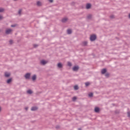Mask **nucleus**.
<instances>
[{
    "mask_svg": "<svg viewBox=\"0 0 130 130\" xmlns=\"http://www.w3.org/2000/svg\"><path fill=\"white\" fill-rule=\"evenodd\" d=\"M74 89L75 90H78L79 89V86H78V85H75L74 86Z\"/></svg>",
    "mask_w": 130,
    "mask_h": 130,
    "instance_id": "22",
    "label": "nucleus"
},
{
    "mask_svg": "<svg viewBox=\"0 0 130 130\" xmlns=\"http://www.w3.org/2000/svg\"><path fill=\"white\" fill-rule=\"evenodd\" d=\"M105 77H109V73H106L105 74Z\"/></svg>",
    "mask_w": 130,
    "mask_h": 130,
    "instance_id": "33",
    "label": "nucleus"
},
{
    "mask_svg": "<svg viewBox=\"0 0 130 130\" xmlns=\"http://www.w3.org/2000/svg\"><path fill=\"white\" fill-rule=\"evenodd\" d=\"M75 100H77V97L74 96L73 98V101H75Z\"/></svg>",
    "mask_w": 130,
    "mask_h": 130,
    "instance_id": "28",
    "label": "nucleus"
},
{
    "mask_svg": "<svg viewBox=\"0 0 130 130\" xmlns=\"http://www.w3.org/2000/svg\"><path fill=\"white\" fill-rule=\"evenodd\" d=\"M27 94H31L33 93V91L32 90H31V89H29L27 91Z\"/></svg>",
    "mask_w": 130,
    "mask_h": 130,
    "instance_id": "16",
    "label": "nucleus"
},
{
    "mask_svg": "<svg viewBox=\"0 0 130 130\" xmlns=\"http://www.w3.org/2000/svg\"><path fill=\"white\" fill-rule=\"evenodd\" d=\"M88 96L89 97L91 98L93 96V93L92 92H90L88 94Z\"/></svg>",
    "mask_w": 130,
    "mask_h": 130,
    "instance_id": "23",
    "label": "nucleus"
},
{
    "mask_svg": "<svg viewBox=\"0 0 130 130\" xmlns=\"http://www.w3.org/2000/svg\"><path fill=\"white\" fill-rule=\"evenodd\" d=\"M106 72H107V70L105 68L102 70L101 73H102V75H104V74H105L106 73Z\"/></svg>",
    "mask_w": 130,
    "mask_h": 130,
    "instance_id": "10",
    "label": "nucleus"
},
{
    "mask_svg": "<svg viewBox=\"0 0 130 130\" xmlns=\"http://www.w3.org/2000/svg\"><path fill=\"white\" fill-rule=\"evenodd\" d=\"M4 19V16L0 15V21H2Z\"/></svg>",
    "mask_w": 130,
    "mask_h": 130,
    "instance_id": "26",
    "label": "nucleus"
},
{
    "mask_svg": "<svg viewBox=\"0 0 130 130\" xmlns=\"http://www.w3.org/2000/svg\"><path fill=\"white\" fill-rule=\"evenodd\" d=\"M13 1H14V2H16V1H17V0H13Z\"/></svg>",
    "mask_w": 130,
    "mask_h": 130,
    "instance_id": "41",
    "label": "nucleus"
},
{
    "mask_svg": "<svg viewBox=\"0 0 130 130\" xmlns=\"http://www.w3.org/2000/svg\"><path fill=\"white\" fill-rule=\"evenodd\" d=\"M47 63V61H46L45 60H42L40 61V64L42 66H45Z\"/></svg>",
    "mask_w": 130,
    "mask_h": 130,
    "instance_id": "5",
    "label": "nucleus"
},
{
    "mask_svg": "<svg viewBox=\"0 0 130 130\" xmlns=\"http://www.w3.org/2000/svg\"><path fill=\"white\" fill-rule=\"evenodd\" d=\"M110 19H114V15H112L110 16Z\"/></svg>",
    "mask_w": 130,
    "mask_h": 130,
    "instance_id": "27",
    "label": "nucleus"
},
{
    "mask_svg": "<svg viewBox=\"0 0 130 130\" xmlns=\"http://www.w3.org/2000/svg\"><path fill=\"white\" fill-rule=\"evenodd\" d=\"M25 110H28V107L25 108Z\"/></svg>",
    "mask_w": 130,
    "mask_h": 130,
    "instance_id": "38",
    "label": "nucleus"
},
{
    "mask_svg": "<svg viewBox=\"0 0 130 130\" xmlns=\"http://www.w3.org/2000/svg\"><path fill=\"white\" fill-rule=\"evenodd\" d=\"M5 12V9L0 8V13H4Z\"/></svg>",
    "mask_w": 130,
    "mask_h": 130,
    "instance_id": "19",
    "label": "nucleus"
},
{
    "mask_svg": "<svg viewBox=\"0 0 130 130\" xmlns=\"http://www.w3.org/2000/svg\"><path fill=\"white\" fill-rule=\"evenodd\" d=\"M0 32H1V30H0Z\"/></svg>",
    "mask_w": 130,
    "mask_h": 130,
    "instance_id": "42",
    "label": "nucleus"
},
{
    "mask_svg": "<svg viewBox=\"0 0 130 130\" xmlns=\"http://www.w3.org/2000/svg\"><path fill=\"white\" fill-rule=\"evenodd\" d=\"M67 21H68V18H63L61 20L62 23H66V22H67Z\"/></svg>",
    "mask_w": 130,
    "mask_h": 130,
    "instance_id": "13",
    "label": "nucleus"
},
{
    "mask_svg": "<svg viewBox=\"0 0 130 130\" xmlns=\"http://www.w3.org/2000/svg\"><path fill=\"white\" fill-rule=\"evenodd\" d=\"M49 2L52 3H53V0H49Z\"/></svg>",
    "mask_w": 130,
    "mask_h": 130,
    "instance_id": "35",
    "label": "nucleus"
},
{
    "mask_svg": "<svg viewBox=\"0 0 130 130\" xmlns=\"http://www.w3.org/2000/svg\"><path fill=\"white\" fill-rule=\"evenodd\" d=\"M67 33H68V34H72V30L68 29L67 30Z\"/></svg>",
    "mask_w": 130,
    "mask_h": 130,
    "instance_id": "20",
    "label": "nucleus"
},
{
    "mask_svg": "<svg viewBox=\"0 0 130 130\" xmlns=\"http://www.w3.org/2000/svg\"><path fill=\"white\" fill-rule=\"evenodd\" d=\"M127 116L128 117H130V112H127Z\"/></svg>",
    "mask_w": 130,
    "mask_h": 130,
    "instance_id": "32",
    "label": "nucleus"
},
{
    "mask_svg": "<svg viewBox=\"0 0 130 130\" xmlns=\"http://www.w3.org/2000/svg\"><path fill=\"white\" fill-rule=\"evenodd\" d=\"M57 67L59 69H61L62 68V64H61V63H58L57 64Z\"/></svg>",
    "mask_w": 130,
    "mask_h": 130,
    "instance_id": "14",
    "label": "nucleus"
},
{
    "mask_svg": "<svg viewBox=\"0 0 130 130\" xmlns=\"http://www.w3.org/2000/svg\"><path fill=\"white\" fill-rule=\"evenodd\" d=\"M80 69V67L79 66H74L72 70L73 72H78Z\"/></svg>",
    "mask_w": 130,
    "mask_h": 130,
    "instance_id": "3",
    "label": "nucleus"
},
{
    "mask_svg": "<svg viewBox=\"0 0 130 130\" xmlns=\"http://www.w3.org/2000/svg\"><path fill=\"white\" fill-rule=\"evenodd\" d=\"M11 83H12V78H9V79L7 80V83L11 84Z\"/></svg>",
    "mask_w": 130,
    "mask_h": 130,
    "instance_id": "15",
    "label": "nucleus"
},
{
    "mask_svg": "<svg viewBox=\"0 0 130 130\" xmlns=\"http://www.w3.org/2000/svg\"><path fill=\"white\" fill-rule=\"evenodd\" d=\"M85 85L86 87H88V86H89L90 85V82H85Z\"/></svg>",
    "mask_w": 130,
    "mask_h": 130,
    "instance_id": "21",
    "label": "nucleus"
},
{
    "mask_svg": "<svg viewBox=\"0 0 130 130\" xmlns=\"http://www.w3.org/2000/svg\"><path fill=\"white\" fill-rule=\"evenodd\" d=\"M31 77V73H27L25 74L24 78L26 80H30V77Z\"/></svg>",
    "mask_w": 130,
    "mask_h": 130,
    "instance_id": "2",
    "label": "nucleus"
},
{
    "mask_svg": "<svg viewBox=\"0 0 130 130\" xmlns=\"http://www.w3.org/2000/svg\"><path fill=\"white\" fill-rule=\"evenodd\" d=\"M82 44L83 46H87V45L88 44V42L85 41L82 43Z\"/></svg>",
    "mask_w": 130,
    "mask_h": 130,
    "instance_id": "18",
    "label": "nucleus"
},
{
    "mask_svg": "<svg viewBox=\"0 0 130 130\" xmlns=\"http://www.w3.org/2000/svg\"><path fill=\"white\" fill-rule=\"evenodd\" d=\"M94 112H96V113H99L100 112V108H99V107H95L94 108Z\"/></svg>",
    "mask_w": 130,
    "mask_h": 130,
    "instance_id": "6",
    "label": "nucleus"
},
{
    "mask_svg": "<svg viewBox=\"0 0 130 130\" xmlns=\"http://www.w3.org/2000/svg\"><path fill=\"white\" fill-rule=\"evenodd\" d=\"M115 113H116V114L119 113V111L116 110V111H115Z\"/></svg>",
    "mask_w": 130,
    "mask_h": 130,
    "instance_id": "31",
    "label": "nucleus"
},
{
    "mask_svg": "<svg viewBox=\"0 0 130 130\" xmlns=\"http://www.w3.org/2000/svg\"><path fill=\"white\" fill-rule=\"evenodd\" d=\"M78 130H82V128H78Z\"/></svg>",
    "mask_w": 130,
    "mask_h": 130,
    "instance_id": "39",
    "label": "nucleus"
},
{
    "mask_svg": "<svg viewBox=\"0 0 130 130\" xmlns=\"http://www.w3.org/2000/svg\"><path fill=\"white\" fill-rule=\"evenodd\" d=\"M9 43H10V44H13V40H10L9 41Z\"/></svg>",
    "mask_w": 130,
    "mask_h": 130,
    "instance_id": "29",
    "label": "nucleus"
},
{
    "mask_svg": "<svg viewBox=\"0 0 130 130\" xmlns=\"http://www.w3.org/2000/svg\"><path fill=\"white\" fill-rule=\"evenodd\" d=\"M11 76V73H8V72H5V77L6 78H9Z\"/></svg>",
    "mask_w": 130,
    "mask_h": 130,
    "instance_id": "7",
    "label": "nucleus"
},
{
    "mask_svg": "<svg viewBox=\"0 0 130 130\" xmlns=\"http://www.w3.org/2000/svg\"><path fill=\"white\" fill-rule=\"evenodd\" d=\"M37 78V76H36V75H34L32 77H31L32 81H36V79Z\"/></svg>",
    "mask_w": 130,
    "mask_h": 130,
    "instance_id": "11",
    "label": "nucleus"
},
{
    "mask_svg": "<svg viewBox=\"0 0 130 130\" xmlns=\"http://www.w3.org/2000/svg\"><path fill=\"white\" fill-rule=\"evenodd\" d=\"M38 47V45H37V44H34V47L35 48H36V47Z\"/></svg>",
    "mask_w": 130,
    "mask_h": 130,
    "instance_id": "30",
    "label": "nucleus"
},
{
    "mask_svg": "<svg viewBox=\"0 0 130 130\" xmlns=\"http://www.w3.org/2000/svg\"><path fill=\"white\" fill-rule=\"evenodd\" d=\"M12 31H13L12 29H8L6 30L5 34H6V35H9V34H11V32H12Z\"/></svg>",
    "mask_w": 130,
    "mask_h": 130,
    "instance_id": "4",
    "label": "nucleus"
},
{
    "mask_svg": "<svg viewBox=\"0 0 130 130\" xmlns=\"http://www.w3.org/2000/svg\"><path fill=\"white\" fill-rule=\"evenodd\" d=\"M87 19H88V20H90V19H92V15L89 14V15L87 16Z\"/></svg>",
    "mask_w": 130,
    "mask_h": 130,
    "instance_id": "17",
    "label": "nucleus"
},
{
    "mask_svg": "<svg viewBox=\"0 0 130 130\" xmlns=\"http://www.w3.org/2000/svg\"><path fill=\"white\" fill-rule=\"evenodd\" d=\"M95 39H97V36H96V35H92L90 36V41H95Z\"/></svg>",
    "mask_w": 130,
    "mask_h": 130,
    "instance_id": "1",
    "label": "nucleus"
},
{
    "mask_svg": "<svg viewBox=\"0 0 130 130\" xmlns=\"http://www.w3.org/2000/svg\"><path fill=\"white\" fill-rule=\"evenodd\" d=\"M56 128L57 129H58V128H59V126L57 125V126H56Z\"/></svg>",
    "mask_w": 130,
    "mask_h": 130,
    "instance_id": "36",
    "label": "nucleus"
},
{
    "mask_svg": "<svg viewBox=\"0 0 130 130\" xmlns=\"http://www.w3.org/2000/svg\"><path fill=\"white\" fill-rule=\"evenodd\" d=\"M68 67H72V63L71 62H68Z\"/></svg>",
    "mask_w": 130,
    "mask_h": 130,
    "instance_id": "24",
    "label": "nucleus"
},
{
    "mask_svg": "<svg viewBox=\"0 0 130 130\" xmlns=\"http://www.w3.org/2000/svg\"><path fill=\"white\" fill-rule=\"evenodd\" d=\"M37 5L38 7H41V6H42V3H41L40 1H38L37 2Z\"/></svg>",
    "mask_w": 130,
    "mask_h": 130,
    "instance_id": "12",
    "label": "nucleus"
},
{
    "mask_svg": "<svg viewBox=\"0 0 130 130\" xmlns=\"http://www.w3.org/2000/svg\"><path fill=\"white\" fill-rule=\"evenodd\" d=\"M90 8H91V4L88 3V4L86 5V9L87 10H89V9H90Z\"/></svg>",
    "mask_w": 130,
    "mask_h": 130,
    "instance_id": "8",
    "label": "nucleus"
},
{
    "mask_svg": "<svg viewBox=\"0 0 130 130\" xmlns=\"http://www.w3.org/2000/svg\"><path fill=\"white\" fill-rule=\"evenodd\" d=\"M2 111V108L0 107V112Z\"/></svg>",
    "mask_w": 130,
    "mask_h": 130,
    "instance_id": "40",
    "label": "nucleus"
},
{
    "mask_svg": "<svg viewBox=\"0 0 130 130\" xmlns=\"http://www.w3.org/2000/svg\"><path fill=\"white\" fill-rule=\"evenodd\" d=\"M21 13H22V9H19L18 11V14L21 15Z\"/></svg>",
    "mask_w": 130,
    "mask_h": 130,
    "instance_id": "25",
    "label": "nucleus"
},
{
    "mask_svg": "<svg viewBox=\"0 0 130 130\" xmlns=\"http://www.w3.org/2000/svg\"><path fill=\"white\" fill-rule=\"evenodd\" d=\"M37 109H38V108L37 107H32L31 108V111H36V110H37Z\"/></svg>",
    "mask_w": 130,
    "mask_h": 130,
    "instance_id": "9",
    "label": "nucleus"
},
{
    "mask_svg": "<svg viewBox=\"0 0 130 130\" xmlns=\"http://www.w3.org/2000/svg\"><path fill=\"white\" fill-rule=\"evenodd\" d=\"M16 26H17L16 24H13V25H11V27H16Z\"/></svg>",
    "mask_w": 130,
    "mask_h": 130,
    "instance_id": "34",
    "label": "nucleus"
},
{
    "mask_svg": "<svg viewBox=\"0 0 130 130\" xmlns=\"http://www.w3.org/2000/svg\"><path fill=\"white\" fill-rule=\"evenodd\" d=\"M71 5H72V6H74V5H75V2H72L71 3Z\"/></svg>",
    "mask_w": 130,
    "mask_h": 130,
    "instance_id": "37",
    "label": "nucleus"
}]
</instances>
